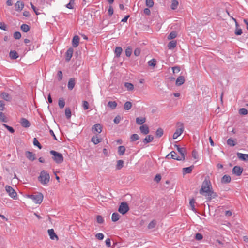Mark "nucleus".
Segmentation results:
<instances>
[{"instance_id":"obj_1","label":"nucleus","mask_w":248,"mask_h":248,"mask_svg":"<svg viewBox=\"0 0 248 248\" xmlns=\"http://www.w3.org/2000/svg\"><path fill=\"white\" fill-rule=\"evenodd\" d=\"M212 189L211 182L209 177H206L202 182V187L200 189L199 192L202 195H204V193L209 191Z\"/></svg>"},{"instance_id":"obj_2","label":"nucleus","mask_w":248,"mask_h":248,"mask_svg":"<svg viewBox=\"0 0 248 248\" xmlns=\"http://www.w3.org/2000/svg\"><path fill=\"white\" fill-rule=\"evenodd\" d=\"M49 179V174L45 170H42L40 172V176L38 177V180L42 184L45 185L48 183Z\"/></svg>"},{"instance_id":"obj_3","label":"nucleus","mask_w":248,"mask_h":248,"mask_svg":"<svg viewBox=\"0 0 248 248\" xmlns=\"http://www.w3.org/2000/svg\"><path fill=\"white\" fill-rule=\"evenodd\" d=\"M51 155H53L52 159L57 164H60L63 161V157L62 154L54 150L50 151Z\"/></svg>"},{"instance_id":"obj_4","label":"nucleus","mask_w":248,"mask_h":248,"mask_svg":"<svg viewBox=\"0 0 248 248\" xmlns=\"http://www.w3.org/2000/svg\"><path fill=\"white\" fill-rule=\"evenodd\" d=\"M28 197L33 200V201L37 204H40L43 200V195L41 193H35L33 194L29 195Z\"/></svg>"},{"instance_id":"obj_5","label":"nucleus","mask_w":248,"mask_h":248,"mask_svg":"<svg viewBox=\"0 0 248 248\" xmlns=\"http://www.w3.org/2000/svg\"><path fill=\"white\" fill-rule=\"evenodd\" d=\"M129 210L128 204L126 202H122L118 208V211L122 215L125 214Z\"/></svg>"},{"instance_id":"obj_6","label":"nucleus","mask_w":248,"mask_h":248,"mask_svg":"<svg viewBox=\"0 0 248 248\" xmlns=\"http://www.w3.org/2000/svg\"><path fill=\"white\" fill-rule=\"evenodd\" d=\"M5 190L11 198L14 199H16L17 196L16 192L11 186L8 185L6 186Z\"/></svg>"},{"instance_id":"obj_7","label":"nucleus","mask_w":248,"mask_h":248,"mask_svg":"<svg viewBox=\"0 0 248 248\" xmlns=\"http://www.w3.org/2000/svg\"><path fill=\"white\" fill-rule=\"evenodd\" d=\"M203 195L207 197L208 201H211L212 199L217 197V194L216 192H214L212 189L204 193Z\"/></svg>"},{"instance_id":"obj_8","label":"nucleus","mask_w":248,"mask_h":248,"mask_svg":"<svg viewBox=\"0 0 248 248\" xmlns=\"http://www.w3.org/2000/svg\"><path fill=\"white\" fill-rule=\"evenodd\" d=\"M243 170V168L239 166H235L232 170L233 174L236 175L237 176H239L241 175Z\"/></svg>"},{"instance_id":"obj_9","label":"nucleus","mask_w":248,"mask_h":248,"mask_svg":"<svg viewBox=\"0 0 248 248\" xmlns=\"http://www.w3.org/2000/svg\"><path fill=\"white\" fill-rule=\"evenodd\" d=\"M15 10L16 11L20 12L23 10L24 7V3L22 1H18L15 4Z\"/></svg>"},{"instance_id":"obj_10","label":"nucleus","mask_w":248,"mask_h":248,"mask_svg":"<svg viewBox=\"0 0 248 248\" xmlns=\"http://www.w3.org/2000/svg\"><path fill=\"white\" fill-rule=\"evenodd\" d=\"M181 127L178 128L176 129V131L173 135V139H175L177 138L184 131V126L182 124H181Z\"/></svg>"},{"instance_id":"obj_11","label":"nucleus","mask_w":248,"mask_h":248,"mask_svg":"<svg viewBox=\"0 0 248 248\" xmlns=\"http://www.w3.org/2000/svg\"><path fill=\"white\" fill-rule=\"evenodd\" d=\"M25 155L26 157L31 161L36 159L35 154L30 151H26L25 152Z\"/></svg>"},{"instance_id":"obj_12","label":"nucleus","mask_w":248,"mask_h":248,"mask_svg":"<svg viewBox=\"0 0 248 248\" xmlns=\"http://www.w3.org/2000/svg\"><path fill=\"white\" fill-rule=\"evenodd\" d=\"M174 147L177 148V151L181 155V157L183 158V160H185V153L186 152V149L185 148H181L177 144L174 145Z\"/></svg>"},{"instance_id":"obj_13","label":"nucleus","mask_w":248,"mask_h":248,"mask_svg":"<svg viewBox=\"0 0 248 248\" xmlns=\"http://www.w3.org/2000/svg\"><path fill=\"white\" fill-rule=\"evenodd\" d=\"M20 123L22 127L28 128L31 125L30 122L26 118H22L20 119Z\"/></svg>"},{"instance_id":"obj_14","label":"nucleus","mask_w":248,"mask_h":248,"mask_svg":"<svg viewBox=\"0 0 248 248\" xmlns=\"http://www.w3.org/2000/svg\"><path fill=\"white\" fill-rule=\"evenodd\" d=\"M102 127L100 124H95L92 127V130L93 132L100 133L102 132Z\"/></svg>"},{"instance_id":"obj_15","label":"nucleus","mask_w":248,"mask_h":248,"mask_svg":"<svg viewBox=\"0 0 248 248\" xmlns=\"http://www.w3.org/2000/svg\"><path fill=\"white\" fill-rule=\"evenodd\" d=\"M48 233L51 239H56L57 240L59 239L58 236L54 232V230L53 229H49L48 230Z\"/></svg>"},{"instance_id":"obj_16","label":"nucleus","mask_w":248,"mask_h":248,"mask_svg":"<svg viewBox=\"0 0 248 248\" xmlns=\"http://www.w3.org/2000/svg\"><path fill=\"white\" fill-rule=\"evenodd\" d=\"M140 129L141 133L144 135H147L149 133V127L146 124L141 125L140 127Z\"/></svg>"},{"instance_id":"obj_17","label":"nucleus","mask_w":248,"mask_h":248,"mask_svg":"<svg viewBox=\"0 0 248 248\" xmlns=\"http://www.w3.org/2000/svg\"><path fill=\"white\" fill-rule=\"evenodd\" d=\"M73 49L72 47L69 48L66 52V61L69 62L73 55Z\"/></svg>"},{"instance_id":"obj_18","label":"nucleus","mask_w":248,"mask_h":248,"mask_svg":"<svg viewBox=\"0 0 248 248\" xmlns=\"http://www.w3.org/2000/svg\"><path fill=\"white\" fill-rule=\"evenodd\" d=\"M75 78H71L69 79L68 83V88L70 90H72L75 87Z\"/></svg>"},{"instance_id":"obj_19","label":"nucleus","mask_w":248,"mask_h":248,"mask_svg":"<svg viewBox=\"0 0 248 248\" xmlns=\"http://www.w3.org/2000/svg\"><path fill=\"white\" fill-rule=\"evenodd\" d=\"M238 158L242 161H248V154H242L238 152L237 153Z\"/></svg>"},{"instance_id":"obj_20","label":"nucleus","mask_w":248,"mask_h":248,"mask_svg":"<svg viewBox=\"0 0 248 248\" xmlns=\"http://www.w3.org/2000/svg\"><path fill=\"white\" fill-rule=\"evenodd\" d=\"M79 43V37L78 35H75L72 39V46L74 47L78 46Z\"/></svg>"},{"instance_id":"obj_21","label":"nucleus","mask_w":248,"mask_h":248,"mask_svg":"<svg viewBox=\"0 0 248 248\" xmlns=\"http://www.w3.org/2000/svg\"><path fill=\"white\" fill-rule=\"evenodd\" d=\"M185 81V80L184 77L183 76H180L177 78L176 80V85L177 86H180L184 84Z\"/></svg>"},{"instance_id":"obj_22","label":"nucleus","mask_w":248,"mask_h":248,"mask_svg":"<svg viewBox=\"0 0 248 248\" xmlns=\"http://www.w3.org/2000/svg\"><path fill=\"white\" fill-rule=\"evenodd\" d=\"M170 154V158L177 160H183L182 157H179L177 155L175 151H171Z\"/></svg>"},{"instance_id":"obj_23","label":"nucleus","mask_w":248,"mask_h":248,"mask_svg":"<svg viewBox=\"0 0 248 248\" xmlns=\"http://www.w3.org/2000/svg\"><path fill=\"white\" fill-rule=\"evenodd\" d=\"M154 140V137L151 135L147 136L143 140V142L144 144H147L152 142Z\"/></svg>"},{"instance_id":"obj_24","label":"nucleus","mask_w":248,"mask_h":248,"mask_svg":"<svg viewBox=\"0 0 248 248\" xmlns=\"http://www.w3.org/2000/svg\"><path fill=\"white\" fill-rule=\"evenodd\" d=\"M9 56L11 59L15 60L19 57V55L16 51L11 50L9 53Z\"/></svg>"},{"instance_id":"obj_25","label":"nucleus","mask_w":248,"mask_h":248,"mask_svg":"<svg viewBox=\"0 0 248 248\" xmlns=\"http://www.w3.org/2000/svg\"><path fill=\"white\" fill-rule=\"evenodd\" d=\"M117 105V103L115 101H109L107 104V106L110 108L111 109H114Z\"/></svg>"},{"instance_id":"obj_26","label":"nucleus","mask_w":248,"mask_h":248,"mask_svg":"<svg viewBox=\"0 0 248 248\" xmlns=\"http://www.w3.org/2000/svg\"><path fill=\"white\" fill-rule=\"evenodd\" d=\"M193 168H194L193 165H191V166L188 167L184 168L183 169V172L184 174L190 173Z\"/></svg>"},{"instance_id":"obj_27","label":"nucleus","mask_w":248,"mask_h":248,"mask_svg":"<svg viewBox=\"0 0 248 248\" xmlns=\"http://www.w3.org/2000/svg\"><path fill=\"white\" fill-rule=\"evenodd\" d=\"M231 178L229 175H225L221 179V182L223 183H228L231 182Z\"/></svg>"},{"instance_id":"obj_28","label":"nucleus","mask_w":248,"mask_h":248,"mask_svg":"<svg viewBox=\"0 0 248 248\" xmlns=\"http://www.w3.org/2000/svg\"><path fill=\"white\" fill-rule=\"evenodd\" d=\"M146 122L145 117H137L136 119V122L138 124L141 125Z\"/></svg>"},{"instance_id":"obj_29","label":"nucleus","mask_w":248,"mask_h":248,"mask_svg":"<svg viewBox=\"0 0 248 248\" xmlns=\"http://www.w3.org/2000/svg\"><path fill=\"white\" fill-rule=\"evenodd\" d=\"M120 217V215L117 212L114 213L112 215L111 219L113 222H116Z\"/></svg>"},{"instance_id":"obj_30","label":"nucleus","mask_w":248,"mask_h":248,"mask_svg":"<svg viewBox=\"0 0 248 248\" xmlns=\"http://www.w3.org/2000/svg\"><path fill=\"white\" fill-rule=\"evenodd\" d=\"M176 41L175 40H172L170 41L168 44V47L170 49H173L176 46Z\"/></svg>"},{"instance_id":"obj_31","label":"nucleus","mask_w":248,"mask_h":248,"mask_svg":"<svg viewBox=\"0 0 248 248\" xmlns=\"http://www.w3.org/2000/svg\"><path fill=\"white\" fill-rule=\"evenodd\" d=\"M122 48L120 46H116L115 50L116 57H119L122 52Z\"/></svg>"},{"instance_id":"obj_32","label":"nucleus","mask_w":248,"mask_h":248,"mask_svg":"<svg viewBox=\"0 0 248 248\" xmlns=\"http://www.w3.org/2000/svg\"><path fill=\"white\" fill-rule=\"evenodd\" d=\"M177 33L176 31H172L168 36L167 38L168 40H171L176 37Z\"/></svg>"},{"instance_id":"obj_33","label":"nucleus","mask_w":248,"mask_h":248,"mask_svg":"<svg viewBox=\"0 0 248 248\" xmlns=\"http://www.w3.org/2000/svg\"><path fill=\"white\" fill-rule=\"evenodd\" d=\"M0 96L2 98L6 101H10V100L11 99V97H10L9 94L6 93H2L1 94Z\"/></svg>"},{"instance_id":"obj_34","label":"nucleus","mask_w":248,"mask_h":248,"mask_svg":"<svg viewBox=\"0 0 248 248\" xmlns=\"http://www.w3.org/2000/svg\"><path fill=\"white\" fill-rule=\"evenodd\" d=\"M118 149V153L120 155H123L125 151V148L124 146H119Z\"/></svg>"},{"instance_id":"obj_35","label":"nucleus","mask_w":248,"mask_h":248,"mask_svg":"<svg viewBox=\"0 0 248 248\" xmlns=\"http://www.w3.org/2000/svg\"><path fill=\"white\" fill-rule=\"evenodd\" d=\"M195 202V199L194 198H192V199H190V200L189 201V204H190V206L191 207V210L193 211H194L195 213H196L197 211L195 208V205H194Z\"/></svg>"},{"instance_id":"obj_36","label":"nucleus","mask_w":248,"mask_h":248,"mask_svg":"<svg viewBox=\"0 0 248 248\" xmlns=\"http://www.w3.org/2000/svg\"><path fill=\"white\" fill-rule=\"evenodd\" d=\"M65 114L66 118L69 119L71 117V111L69 108H66L65 109Z\"/></svg>"},{"instance_id":"obj_37","label":"nucleus","mask_w":248,"mask_h":248,"mask_svg":"<svg viewBox=\"0 0 248 248\" xmlns=\"http://www.w3.org/2000/svg\"><path fill=\"white\" fill-rule=\"evenodd\" d=\"M164 131L162 128H158L155 132V135L157 138L162 137L163 135Z\"/></svg>"},{"instance_id":"obj_38","label":"nucleus","mask_w":248,"mask_h":248,"mask_svg":"<svg viewBox=\"0 0 248 248\" xmlns=\"http://www.w3.org/2000/svg\"><path fill=\"white\" fill-rule=\"evenodd\" d=\"M124 164V162L122 160H119L117 162V165H116V169L117 170H120L121 169Z\"/></svg>"},{"instance_id":"obj_39","label":"nucleus","mask_w":248,"mask_h":248,"mask_svg":"<svg viewBox=\"0 0 248 248\" xmlns=\"http://www.w3.org/2000/svg\"><path fill=\"white\" fill-rule=\"evenodd\" d=\"M227 143L230 146H234L236 145L235 141L232 138H229L227 140Z\"/></svg>"},{"instance_id":"obj_40","label":"nucleus","mask_w":248,"mask_h":248,"mask_svg":"<svg viewBox=\"0 0 248 248\" xmlns=\"http://www.w3.org/2000/svg\"><path fill=\"white\" fill-rule=\"evenodd\" d=\"M178 1L177 0H172L171 4V8L172 10L176 9L178 6Z\"/></svg>"},{"instance_id":"obj_41","label":"nucleus","mask_w":248,"mask_h":248,"mask_svg":"<svg viewBox=\"0 0 248 248\" xmlns=\"http://www.w3.org/2000/svg\"><path fill=\"white\" fill-rule=\"evenodd\" d=\"M21 30L24 32H27L30 30V27L26 24H23L21 26Z\"/></svg>"},{"instance_id":"obj_42","label":"nucleus","mask_w":248,"mask_h":248,"mask_svg":"<svg viewBox=\"0 0 248 248\" xmlns=\"http://www.w3.org/2000/svg\"><path fill=\"white\" fill-rule=\"evenodd\" d=\"M91 141L94 144H97L101 142V139H99L97 136H93L91 139Z\"/></svg>"},{"instance_id":"obj_43","label":"nucleus","mask_w":248,"mask_h":248,"mask_svg":"<svg viewBox=\"0 0 248 248\" xmlns=\"http://www.w3.org/2000/svg\"><path fill=\"white\" fill-rule=\"evenodd\" d=\"M124 86L127 88L128 91H132L134 89L133 85L129 82H125L124 83Z\"/></svg>"},{"instance_id":"obj_44","label":"nucleus","mask_w":248,"mask_h":248,"mask_svg":"<svg viewBox=\"0 0 248 248\" xmlns=\"http://www.w3.org/2000/svg\"><path fill=\"white\" fill-rule=\"evenodd\" d=\"M33 145L35 146H37L39 149H42V146L39 142L38 141L37 139L36 138L33 139Z\"/></svg>"},{"instance_id":"obj_45","label":"nucleus","mask_w":248,"mask_h":248,"mask_svg":"<svg viewBox=\"0 0 248 248\" xmlns=\"http://www.w3.org/2000/svg\"><path fill=\"white\" fill-rule=\"evenodd\" d=\"M139 136L137 134H133L130 137V141L133 142L139 139Z\"/></svg>"},{"instance_id":"obj_46","label":"nucleus","mask_w":248,"mask_h":248,"mask_svg":"<svg viewBox=\"0 0 248 248\" xmlns=\"http://www.w3.org/2000/svg\"><path fill=\"white\" fill-rule=\"evenodd\" d=\"M132 107V103L129 101L126 102L124 106V108L125 110H129Z\"/></svg>"},{"instance_id":"obj_47","label":"nucleus","mask_w":248,"mask_h":248,"mask_svg":"<svg viewBox=\"0 0 248 248\" xmlns=\"http://www.w3.org/2000/svg\"><path fill=\"white\" fill-rule=\"evenodd\" d=\"M65 103L62 98H60L59 100L58 105L60 108H63L65 106Z\"/></svg>"},{"instance_id":"obj_48","label":"nucleus","mask_w":248,"mask_h":248,"mask_svg":"<svg viewBox=\"0 0 248 248\" xmlns=\"http://www.w3.org/2000/svg\"><path fill=\"white\" fill-rule=\"evenodd\" d=\"M132 49L131 46H128L125 50V55L127 57H130L132 54Z\"/></svg>"},{"instance_id":"obj_49","label":"nucleus","mask_w":248,"mask_h":248,"mask_svg":"<svg viewBox=\"0 0 248 248\" xmlns=\"http://www.w3.org/2000/svg\"><path fill=\"white\" fill-rule=\"evenodd\" d=\"M74 4L75 0H70L69 2L66 4V7L69 9H72L74 8L73 5Z\"/></svg>"},{"instance_id":"obj_50","label":"nucleus","mask_w":248,"mask_h":248,"mask_svg":"<svg viewBox=\"0 0 248 248\" xmlns=\"http://www.w3.org/2000/svg\"><path fill=\"white\" fill-rule=\"evenodd\" d=\"M156 224V221L155 220H152L150 222L148 226V228L149 229H153L155 227V225Z\"/></svg>"},{"instance_id":"obj_51","label":"nucleus","mask_w":248,"mask_h":248,"mask_svg":"<svg viewBox=\"0 0 248 248\" xmlns=\"http://www.w3.org/2000/svg\"><path fill=\"white\" fill-rule=\"evenodd\" d=\"M146 5L149 8H151L154 6V2L153 0H146Z\"/></svg>"},{"instance_id":"obj_52","label":"nucleus","mask_w":248,"mask_h":248,"mask_svg":"<svg viewBox=\"0 0 248 248\" xmlns=\"http://www.w3.org/2000/svg\"><path fill=\"white\" fill-rule=\"evenodd\" d=\"M0 121L5 123L7 122V119L5 115L1 111H0Z\"/></svg>"},{"instance_id":"obj_53","label":"nucleus","mask_w":248,"mask_h":248,"mask_svg":"<svg viewBox=\"0 0 248 248\" xmlns=\"http://www.w3.org/2000/svg\"><path fill=\"white\" fill-rule=\"evenodd\" d=\"M96 221L99 224H102L103 223L104 220L101 216L97 215L96 216Z\"/></svg>"},{"instance_id":"obj_54","label":"nucleus","mask_w":248,"mask_h":248,"mask_svg":"<svg viewBox=\"0 0 248 248\" xmlns=\"http://www.w3.org/2000/svg\"><path fill=\"white\" fill-rule=\"evenodd\" d=\"M2 125L11 133H13L15 132V130L12 127H11L6 124H3Z\"/></svg>"},{"instance_id":"obj_55","label":"nucleus","mask_w":248,"mask_h":248,"mask_svg":"<svg viewBox=\"0 0 248 248\" xmlns=\"http://www.w3.org/2000/svg\"><path fill=\"white\" fill-rule=\"evenodd\" d=\"M239 113L241 115H246L248 114V111L247 109L245 108H241L239 110Z\"/></svg>"},{"instance_id":"obj_56","label":"nucleus","mask_w":248,"mask_h":248,"mask_svg":"<svg viewBox=\"0 0 248 248\" xmlns=\"http://www.w3.org/2000/svg\"><path fill=\"white\" fill-rule=\"evenodd\" d=\"M156 61L155 59H153L148 62V65L150 66H155Z\"/></svg>"},{"instance_id":"obj_57","label":"nucleus","mask_w":248,"mask_h":248,"mask_svg":"<svg viewBox=\"0 0 248 248\" xmlns=\"http://www.w3.org/2000/svg\"><path fill=\"white\" fill-rule=\"evenodd\" d=\"M195 238L196 240L200 241L202 239L203 236L201 233H197L195 234Z\"/></svg>"},{"instance_id":"obj_58","label":"nucleus","mask_w":248,"mask_h":248,"mask_svg":"<svg viewBox=\"0 0 248 248\" xmlns=\"http://www.w3.org/2000/svg\"><path fill=\"white\" fill-rule=\"evenodd\" d=\"M21 34L20 32L16 31L14 33V38L16 39H19L21 38Z\"/></svg>"},{"instance_id":"obj_59","label":"nucleus","mask_w":248,"mask_h":248,"mask_svg":"<svg viewBox=\"0 0 248 248\" xmlns=\"http://www.w3.org/2000/svg\"><path fill=\"white\" fill-rule=\"evenodd\" d=\"M89 103L87 101H83L82 106L85 110H87L89 108Z\"/></svg>"},{"instance_id":"obj_60","label":"nucleus","mask_w":248,"mask_h":248,"mask_svg":"<svg viewBox=\"0 0 248 248\" xmlns=\"http://www.w3.org/2000/svg\"><path fill=\"white\" fill-rule=\"evenodd\" d=\"M30 5L36 15L40 14V13L38 12V9L34 6L32 2H30Z\"/></svg>"},{"instance_id":"obj_61","label":"nucleus","mask_w":248,"mask_h":248,"mask_svg":"<svg viewBox=\"0 0 248 248\" xmlns=\"http://www.w3.org/2000/svg\"><path fill=\"white\" fill-rule=\"evenodd\" d=\"M58 79L59 81H61L62 79L63 74L61 71H59L57 73Z\"/></svg>"},{"instance_id":"obj_62","label":"nucleus","mask_w":248,"mask_h":248,"mask_svg":"<svg viewBox=\"0 0 248 248\" xmlns=\"http://www.w3.org/2000/svg\"><path fill=\"white\" fill-rule=\"evenodd\" d=\"M235 34L236 35H240L242 33V29L240 28H236L235 30Z\"/></svg>"},{"instance_id":"obj_63","label":"nucleus","mask_w":248,"mask_h":248,"mask_svg":"<svg viewBox=\"0 0 248 248\" xmlns=\"http://www.w3.org/2000/svg\"><path fill=\"white\" fill-rule=\"evenodd\" d=\"M121 120V117L120 115H117L114 119L113 121L115 124H118L120 123Z\"/></svg>"},{"instance_id":"obj_64","label":"nucleus","mask_w":248,"mask_h":248,"mask_svg":"<svg viewBox=\"0 0 248 248\" xmlns=\"http://www.w3.org/2000/svg\"><path fill=\"white\" fill-rule=\"evenodd\" d=\"M113 12H114V11H113V7L111 6H109L108 10V15L110 16H112V15L113 14Z\"/></svg>"}]
</instances>
